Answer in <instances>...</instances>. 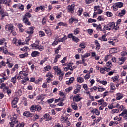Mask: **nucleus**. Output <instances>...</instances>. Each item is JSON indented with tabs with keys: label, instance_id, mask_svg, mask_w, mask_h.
Listing matches in <instances>:
<instances>
[{
	"label": "nucleus",
	"instance_id": "23",
	"mask_svg": "<svg viewBox=\"0 0 127 127\" xmlns=\"http://www.w3.org/2000/svg\"><path fill=\"white\" fill-rule=\"evenodd\" d=\"M67 39H68L67 36L64 35V37L58 39V42H64V41H65V40H67Z\"/></svg>",
	"mask_w": 127,
	"mask_h": 127
},
{
	"label": "nucleus",
	"instance_id": "53",
	"mask_svg": "<svg viewBox=\"0 0 127 127\" xmlns=\"http://www.w3.org/2000/svg\"><path fill=\"white\" fill-rule=\"evenodd\" d=\"M119 109H113L111 111L110 113L111 114H117V113H119Z\"/></svg>",
	"mask_w": 127,
	"mask_h": 127
},
{
	"label": "nucleus",
	"instance_id": "29",
	"mask_svg": "<svg viewBox=\"0 0 127 127\" xmlns=\"http://www.w3.org/2000/svg\"><path fill=\"white\" fill-rule=\"evenodd\" d=\"M91 113L95 114L96 116H99L100 114V111H99V110L96 108L94 109L92 111H91Z\"/></svg>",
	"mask_w": 127,
	"mask_h": 127
},
{
	"label": "nucleus",
	"instance_id": "57",
	"mask_svg": "<svg viewBox=\"0 0 127 127\" xmlns=\"http://www.w3.org/2000/svg\"><path fill=\"white\" fill-rule=\"evenodd\" d=\"M57 24L58 25H59V26H67V23H63L62 22H60L58 23Z\"/></svg>",
	"mask_w": 127,
	"mask_h": 127
},
{
	"label": "nucleus",
	"instance_id": "3",
	"mask_svg": "<svg viewBox=\"0 0 127 127\" xmlns=\"http://www.w3.org/2000/svg\"><path fill=\"white\" fill-rule=\"evenodd\" d=\"M13 43L15 44L16 46H20V45H24V43L21 42V40H17L16 38H14L13 39Z\"/></svg>",
	"mask_w": 127,
	"mask_h": 127
},
{
	"label": "nucleus",
	"instance_id": "49",
	"mask_svg": "<svg viewBox=\"0 0 127 127\" xmlns=\"http://www.w3.org/2000/svg\"><path fill=\"white\" fill-rule=\"evenodd\" d=\"M107 25L108 26V27H109L110 29L111 30L112 28H113L114 26H115V23H109L107 24Z\"/></svg>",
	"mask_w": 127,
	"mask_h": 127
},
{
	"label": "nucleus",
	"instance_id": "48",
	"mask_svg": "<svg viewBox=\"0 0 127 127\" xmlns=\"http://www.w3.org/2000/svg\"><path fill=\"white\" fill-rule=\"evenodd\" d=\"M106 35H103L101 38H99L100 40H102V41H108V39L106 38Z\"/></svg>",
	"mask_w": 127,
	"mask_h": 127
},
{
	"label": "nucleus",
	"instance_id": "39",
	"mask_svg": "<svg viewBox=\"0 0 127 127\" xmlns=\"http://www.w3.org/2000/svg\"><path fill=\"white\" fill-rule=\"evenodd\" d=\"M51 66L49 65H47L45 67H44V70L46 72H48V71H50L51 70Z\"/></svg>",
	"mask_w": 127,
	"mask_h": 127
},
{
	"label": "nucleus",
	"instance_id": "27",
	"mask_svg": "<svg viewBox=\"0 0 127 127\" xmlns=\"http://www.w3.org/2000/svg\"><path fill=\"white\" fill-rule=\"evenodd\" d=\"M110 90L111 92L113 93V92H114L116 90V87H115V84L113 83H111L110 84Z\"/></svg>",
	"mask_w": 127,
	"mask_h": 127
},
{
	"label": "nucleus",
	"instance_id": "47",
	"mask_svg": "<svg viewBox=\"0 0 127 127\" xmlns=\"http://www.w3.org/2000/svg\"><path fill=\"white\" fill-rule=\"evenodd\" d=\"M73 41H74V42H76V43H77V42H80V39H78V37L74 36L72 38Z\"/></svg>",
	"mask_w": 127,
	"mask_h": 127
},
{
	"label": "nucleus",
	"instance_id": "54",
	"mask_svg": "<svg viewBox=\"0 0 127 127\" xmlns=\"http://www.w3.org/2000/svg\"><path fill=\"white\" fill-rule=\"evenodd\" d=\"M126 114L127 115V109L124 110L122 112L119 114V117H122V116H124V115Z\"/></svg>",
	"mask_w": 127,
	"mask_h": 127
},
{
	"label": "nucleus",
	"instance_id": "61",
	"mask_svg": "<svg viewBox=\"0 0 127 127\" xmlns=\"http://www.w3.org/2000/svg\"><path fill=\"white\" fill-rule=\"evenodd\" d=\"M64 74H65V73H62L60 74V75L59 76V81H62V80L63 79V77H64Z\"/></svg>",
	"mask_w": 127,
	"mask_h": 127
},
{
	"label": "nucleus",
	"instance_id": "20",
	"mask_svg": "<svg viewBox=\"0 0 127 127\" xmlns=\"http://www.w3.org/2000/svg\"><path fill=\"white\" fill-rule=\"evenodd\" d=\"M45 31L49 37H50L52 35V31L49 28L45 29Z\"/></svg>",
	"mask_w": 127,
	"mask_h": 127
},
{
	"label": "nucleus",
	"instance_id": "22",
	"mask_svg": "<svg viewBox=\"0 0 127 127\" xmlns=\"http://www.w3.org/2000/svg\"><path fill=\"white\" fill-rule=\"evenodd\" d=\"M71 107L73 110L76 111L77 110H78V104H77V103H76L75 102H73L71 103Z\"/></svg>",
	"mask_w": 127,
	"mask_h": 127
},
{
	"label": "nucleus",
	"instance_id": "63",
	"mask_svg": "<svg viewBox=\"0 0 127 127\" xmlns=\"http://www.w3.org/2000/svg\"><path fill=\"white\" fill-rule=\"evenodd\" d=\"M41 106L39 105H36V111L40 112L41 111Z\"/></svg>",
	"mask_w": 127,
	"mask_h": 127
},
{
	"label": "nucleus",
	"instance_id": "42",
	"mask_svg": "<svg viewBox=\"0 0 127 127\" xmlns=\"http://www.w3.org/2000/svg\"><path fill=\"white\" fill-rule=\"evenodd\" d=\"M79 47L82 48V49H85V48H86V44H85L84 42L80 43Z\"/></svg>",
	"mask_w": 127,
	"mask_h": 127
},
{
	"label": "nucleus",
	"instance_id": "8",
	"mask_svg": "<svg viewBox=\"0 0 127 127\" xmlns=\"http://www.w3.org/2000/svg\"><path fill=\"white\" fill-rule=\"evenodd\" d=\"M19 99L17 97H15L14 98L13 100L12 101V107L14 109H15L16 108H17V103H18Z\"/></svg>",
	"mask_w": 127,
	"mask_h": 127
},
{
	"label": "nucleus",
	"instance_id": "64",
	"mask_svg": "<svg viewBox=\"0 0 127 127\" xmlns=\"http://www.w3.org/2000/svg\"><path fill=\"white\" fill-rule=\"evenodd\" d=\"M24 127V123L23 122L19 123L16 126V127Z\"/></svg>",
	"mask_w": 127,
	"mask_h": 127
},
{
	"label": "nucleus",
	"instance_id": "43",
	"mask_svg": "<svg viewBox=\"0 0 127 127\" xmlns=\"http://www.w3.org/2000/svg\"><path fill=\"white\" fill-rule=\"evenodd\" d=\"M118 51V48H111L110 50V53H116Z\"/></svg>",
	"mask_w": 127,
	"mask_h": 127
},
{
	"label": "nucleus",
	"instance_id": "62",
	"mask_svg": "<svg viewBox=\"0 0 127 127\" xmlns=\"http://www.w3.org/2000/svg\"><path fill=\"white\" fill-rule=\"evenodd\" d=\"M112 56L111 55H107L104 58V61L106 62L109 60V58H111Z\"/></svg>",
	"mask_w": 127,
	"mask_h": 127
},
{
	"label": "nucleus",
	"instance_id": "11",
	"mask_svg": "<svg viewBox=\"0 0 127 127\" xmlns=\"http://www.w3.org/2000/svg\"><path fill=\"white\" fill-rule=\"evenodd\" d=\"M118 60H119V62H118L119 64L122 65V64H124V63H125V61L127 60V58L125 57H120L118 58Z\"/></svg>",
	"mask_w": 127,
	"mask_h": 127
},
{
	"label": "nucleus",
	"instance_id": "6",
	"mask_svg": "<svg viewBox=\"0 0 127 127\" xmlns=\"http://www.w3.org/2000/svg\"><path fill=\"white\" fill-rule=\"evenodd\" d=\"M54 76L53 75L51 72H48L46 75L47 83H50L51 82V79L53 78Z\"/></svg>",
	"mask_w": 127,
	"mask_h": 127
},
{
	"label": "nucleus",
	"instance_id": "60",
	"mask_svg": "<svg viewBox=\"0 0 127 127\" xmlns=\"http://www.w3.org/2000/svg\"><path fill=\"white\" fill-rule=\"evenodd\" d=\"M90 54L89 53H86L84 55L81 56V58H87V57H89Z\"/></svg>",
	"mask_w": 127,
	"mask_h": 127
},
{
	"label": "nucleus",
	"instance_id": "30",
	"mask_svg": "<svg viewBox=\"0 0 127 127\" xmlns=\"http://www.w3.org/2000/svg\"><path fill=\"white\" fill-rule=\"evenodd\" d=\"M36 105H33L31 106L30 108V110L32 113H34V112H36Z\"/></svg>",
	"mask_w": 127,
	"mask_h": 127
},
{
	"label": "nucleus",
	"instance_id": "32",
	"mask_svg": "<svg viewBox=\"0 0 127 127\" xmlns=\"http://www.w3.org/2000/svg\"><path fill=\"white\" fill-rule=\"evenodd\" d=\"M23 79V80H21V84H23V85H25V83L28 81H29V78L28 77H25Z\"/></svg>",
	"mask_w": 127,
	"mask_h": 127
},
{
	"label": "nucleus",
	"instance_id": "52",
	"mask_svg": "<svg viewBox=\"0 0 127 127\" xmlns=\"http://www.w3.org/2000/svg\"><path fill=\"white\" fill-rule=\"evenodd\" d=\"M31 47L33 48V49H38V45L35 43L31 44Z\"/></svg>",
	"mask_w": 127,
	"mask_h": 127
},
{
	"label": "nucleus",
	"instance_id": "4",
	"mask_svg": "<svg viewBox=\"0 0 127 127\" xmlns=\"http://www.w3.org/2000/svg\"><path fill=\"white\" fill-rule=\"evenodd\" d=\"M66 9L68 12H69L70 13H74V10H75V4L67 6Z\"/></svg>",
	"mask_w": 127,
	"mask_h": 127
},
{
	"label": "nucleus",
	"instance_id": "35",
	"mask_svg": "<svg viewBox=\"0 0 127 127\" xmlns=\"http://www.w3.org/2000/svg\"><path fill=\"white\" fill-rule=\"evenodd\" d=\"M23 115H24V116H25V117L28 118V117H31V116L32 115V114L31 113H30V112L25 111L23 113Z\"/></svg>",
	"mask_w": 127,
	"mask_h": 127
},
{
	"label": "nucleus",
	"instance_id": "21",
	"mask_svg": "<svg viewBox=\"0 0 127 127\" xmlns=\"http://www.w3.org/2000/svg\"><path fill=\"white\" fill-rule=\"evenodd\" d=\"M74 81H75V78L74 77H71L68 81H66V85H70L73 83Z\"/></svg>",
	"mask_w": 127,
	"mask_h": 127
},
{
	"label": "nucleus",
	"instance_id": "19",
	"mask_svg": "<svg viewBox=\"0 0 127 127\" xmlns=\"http://www.w3.org/2000/svg\"><path fill=\"white\" fill-rule=\"evenodd\" d=\"M77 82L78 83H79V84H82V83H84L85 80L84 79V78L81 77V76H78L77 77Z\"/></svg>",
	"mask_w": 127,
	"mask_h": 127
},
{
	"label": "nucleus",
	"instance_id": "18",
	"mask_svg": "<svg viewBox=\"0 0 127 127\" xmlns=\"http://www.w3.org/2000/svg\"><path fill=\"white\" fill-rule=\"evenodd\" d=\"M23 22H24V23H25V24H26V25H30V24H31L30 23V22H29V21L28 20L27 17H23Z\"/></svg>",
	"mask_w": 127,
	"mask_h": 127
},
{
	"label": "nucleus",
	"instance_id": "31",
	"mask_svg": "<svg viewBox=\"0 0 127 127\" xmlns=\"http://www.w3.org/2000/svg\"><path fill=\"white\" fill-rule=\"evenodd\" d=\"M70 23L72 24L73 22H75V23H78V19L74 18H71L69 20Z\"/></svg>",
	"mask_w": 127,
	"mask_h": 127
},
{
	"label": "nucleus",
	"instance_id": "46",
	"mask_svg": "<svg viewBox=\"0 0 127 127\" xmlns=\"http://www.w3.org/2000/svg\"><path fill=\"white\" fill-rule=\"evenodd\" d=\"M28 56V53H25L24 54H22L19 55L20 58H25V57H27Z\"/></svg>",
	"mask_w": 127,
	"mask_h": 127
},
{
	"label": "nucleus",
	"instance_id": "37",
	"mask_svg": "<svg viewBox=\"0 0 127 127\" xmlns=\"http://www.w3.org/2000/svg\"><path fill=\"white\" fill-rule=\"evenodd\" d=\"M125 14H126V10L123 9L121 11V12H119L118 13V16H120V17L124 16Z\"/></svg>",
	"mask_w": 127,
	"mask_h": 127
},
{
	"label": "nucleus",
	"instance_id": "16",
	"mask_svg": "<svg viewBox=\"0 0 127 127\" xmlns=\"http://www.w3.org/2000/svg\"><path fill=\"white\" fill-rule=\"evenodd\" d=\"M33 30H34V27H30L26 31V33L31 35V34H33Z\"/></svg>",
	"mask_w": 127,
	"mask_h": 127
},
{
	"label": "nucleus",
	"instance_id": "34",
	"mask_svg": "<svg viewBox=\"0 0 127 127\" xmlns=\"http://www.w3.org/2000/svg\"><path fill=\"white\" fill-rule=\"evenodd\" d=\"M65 101V99L63 98L61 100V102L57 104V106H59L60 107H63L65 105V103H63V101Z\"/></svg>",
	"mask_w": 127,
	"mask_h": 127
},
{
	"label": "nucleus",
	"instance_id": "40",
	"mask_svg": "<svg viewBox=\"0 0 127 127\" xmlns=\"http://www.w3.org/2000/svg\"><path fill=\"white\" fill-rule=\"evenodd\" d=\"M17 80V76L15 75L14 77L11 78V82L13 83V84H15V83H16Z\"/></svg>",
	"mask_w": 127,
	"mask_h": 127
},
{
	"label": "nucleus",
	"instance_id": "5",
	"mask_svg": "<svg viewBox=\"0 0 127 127\" xmlns=\"http://www.w3.org/2000/svg\"><path fill=\"white\" fill-rule=\"evenodd\" d=\"M0 4L10 6L11 5V0H0Z\"/></svg>",
	"mask_w": 127,
	"mask_h": 127
},
{
	"label": "nucleus",
	"instance_id": "1",
	"mask_svg": "<svg viewBox=\"0 0 127 127\" xmlns=\"http://www.w3.org/2000/svg\"><path fill=\"white\" fill-rule=\"evenodd\" d=\"M13 117H11V122L9 123V124L10 125L11 127H14V125L16 124V123L18 122V120H17V118H16V117H17V114H15V113H13Z\"/></svg>",
	"mask_w": 127,
	"mask_h": 127
},
{
	"label": "nucleus",
	"instance_id": "17",
	"mask_svg": "<svg viewBox=\"0 0 127 127\" xmlns=\"http://www.w3.org/2000/svg\"><path fill=\"white\" fill-rule=\"evenodd\" d=\"M74 63H69L67 64V67H69L70 69H72L71 71H74L76 68H77V66L74 65Z\"/></svg>",
	"mask_w": 127,
	"mask_h": 127
},
{
	"label": "nucleus",
	"instance_id": "59",
	"mask_svg": "<svg viewBox=\"0 0 127 127\" xmlns=\"http://www.w3.org/2000/svg\"><path fill=\"white\" fill-rule=\"evenodd\" d=\"M72 90H73V87L71 86L65 89V92H66V93H69V92H71V91H72Z\"/></svg>",
	"mask_w": 127,
	"mask_h": 127
},
{
	"label": "nucleus",
	"instance_id": "41",
	"mask_svg": "<svg viewBox=\"0 0 127 127\" xmlns=\"http://www.w3.org/2000/svg\"><path fill=\"white\" fill-rule=\"evenodd\" d=\"M47 59H48V58L45 57L43 59L41 60L39 63L40 65H43V63L47 61Z\"/></svg>",
	"mask_w": 127,
	"mask_h": 127
},
{
	"label": "nucleus",
	"instance_id": "51",
	"mask_svg": "<svg viewBox=\"0 0 127 127\" xmlns=\"http://www.w3.org/2000/svg\"><path fill=\"white\" fill-rule=\"evenodd\" d=\"M5 62L2 61V62H0V69H1L2 67H5L6 66Z\"/></svg>",
	"mask_w": 127,
	"mask_h": 127
},
{
	"label": "nucleus",
	"instance_id": "13",
	"mask_svg": "<svg viewBox=\"0 0 127 127\" xmlns=\"http://www.w3.org/2000/svg\"><path fill=\"white\" fill-rule=\"evenodd\" d=\"M94 11H97L98 14H102L103 13V10H101L100 6H95L94 7Z\"/></svg>",
	"mask_w": 127,
	"mask_h": 127
},
{
	"label": "nucleus",
	"instance_id": "33",
	"mask_svg": "<svg viewBox=\"0 0 127 127\" xmlns=\"http://www.w3.org/2000/svg\"><path fill=\"white\" fill-rule=\"evenodd\" d=\"M119 124V122L118 121H111L109 122V126L110 127L112 126H117Z\"/></svg>",
	"mask_w": 127,
	"mask_h": 127
},
{
	"label": "nucleus",
	"instance_id": "45",
	"mask_svg": "<svg viewBox=\"0 0 127 127\" xmlns=\"http://www.w3.org/2000/svg\"><path fill=\"white\" fill-rule=\"evenodd\" d=\"M44 99V95L41 94L37 97L36 100H38V101H39V100H43Z\"/></svg>",
	"mask_w": 127,
	"mask_h": 127
},
{
	"label": "nucleus",
	"instance_id": "56",
	"mask_svg": "<svg viewBox=\"0 0 127 127\" xmlns=\"http://www.w3.org/2000/svg\"><path fill=\"white\" fill-rule=\"evenodd\" d=\"M18 7L19 9H20L22 11L24 10V5L21 4H19L18 5Z\"/></svg>",
	"mask_w": 127,
	"mask_h": 127
},
{
	"label": "nucleus",
	"instance_id": "58",
	"mask_svg": "<svg viewBox=\"0 0 127 127\" xmlns=\"http://www.w3.org/2000/svg\"><path fill=\"white\" fill-rule=\"evenodd\" d=\"M105 102V100H104V99H101L97 101V102L98 103V105H102V104Z\"/></svg>",
	"mask_w": 127,
	"mask_h": 127
},
{
	"label": "nucleus",
	"instance_id": "36",
	"mask_svg": "<svg viewBox=\"0 0 127 127\" xmlns=\"http://www.w3.org/2000/svg\"><path fill=\"white\" fill-rule=\"evenodd\" d=\"M111 79L113 80L114 83H118V81H119V75L114 76L112 77Z\"/></svg>",
	"mask_w": 127,
	"mask_h": 127
},
{
	"label": "nucleus",
	"instance_id": "26",
	"mask_svg": "<svg viewBox=\"0 0 127 127\" xmlns=\"http://www.w3.org/2000/svg\"><path fill=\"white\" fill-rule=\"evenodd\" d=\"M112 66L113 64H112V62H111V61H109L106 64V67L108 69H110V68H111V67H112Z\"/></svg>",
	"mask_w": 127,
	"mask_h": 127
},
{
	"label": "nucleus",
	"instance_id": "15",
	"mask_svg": "<svg viewBox=\"0 0 127 127\" xmlns=\"http://www.w3.org/2000/svg\"><path fill=\"white\" fill-rule=\"evenodd\" d=\"M110 70L109 68H108L107 67H101L100 68V72L101 74H106V72H109Z\"/></svg>",
	"mask_w": 127,
	"mask_h": 127
},
{
	"label": "nucleus",
	"instance_id": "38",
	"mask_svg": "<svg viewBox=\"0 0 127 127\" xmlns=\"http://www.w3.org/2000/svg\"><path fill=\"white\" fill-rule=\"evenodd\" d=\"M69 120L68 117H62L61 118V121L62 123H66Z\"/></svg>",
	"mask_w": 127,
	"mask_h": 127
},
{
	"label": "nucleus",
	"instance_id": "2",
	"mask_svg": "<svg viewBox=\"0 0 127 127\" xmlns=\"http://www.w3.org/2000/svg\"><path fill=\"white\" fill-rule=\"evenodd\" d=\"M123 6H124V3H123V2H117L113 5L112 6L113 10H114V11H117V10L118 8H122Z\"/></svg>",
	"mask_w": 127,
	"mask_h": 127
},
{
	"label": "nucleus",
	"instance_id": "10",
	"mask_svg": "<svg viewBox=\"0 0 127 127\" xmlns=\"http://www.w3.org/2000/svg\"><path fill=\"white\" fill-rule=\"evenodd\" d=\"M53 69L57 73V76H60L61 74H62V71H61V69L58 68V66H54L53 67Z\"/></svg>",
	"mask_w": 127,
	"mask_h": 127
},
{
	"label": "nucleus",
	"instance_id": "25",
	"mask_svg": "<svg viewBox=\"0 0 127 127\" xmlns=\"http://www.w3.org/2000/svg\"><path fill=\"white\" fill-rule=\"evenodd\" d=\"M43 117L46 119V121H50L52 119L51 117H50V115H49V114L48 113H46Z\"/></svg>",
	"mask_w": 127,
	"mask_h": 127
},
{
	"label": "nucleus",
	"instance_id": "50",
	"mask_svg": "<svg viewBox=\"0 0 127 127\" xmlns=\"http://www.w3.org/2000/svg\"><path fill=\"white\" fill-rule=\"evenodd\" d=\"M98 83L102 84L104 86H106V85H107V84H108V82H107V81H105V80H101V81L98 80Z\"/></svg>",
	"mask_w": 127,
	"mask_h": 127
},
{
	"label": "nucleus",
	"instance_id": "14",
	"mask_svg": "<svg viewBox=\"0 0 127 127\" xmlns=\"http://www.w3.org/2000/svg\"><path fill=\"white\" fill-rule=\"evenodd\" d=\"M116 100L117 101H120V100H122V99L124 98V94L121 93H116Z\"/></svg>",
	"mask_w": 127,
	"mask_h": 127
},
{
	"label": "nucleus",
	"instance_id": "24",
	"mask_svg": "<svg viewBox=\"0 0 127 127\" xmlns=\"http://www.w3.org/2000/svg\"><path fill=\"white\" fill-rule=\"evenodd\" d=\"M39 54H40V53H39V52L35 51L32 52L31 56H32V57H36V56H39Z\"/></svg>",
	"mask_w": 127,
	"mask_h": 127
},
{
	"label": "nucleus",
	"instance_id": "7",
	"mask_svg": "<svg viewBox=\"0 0 127 127\" xmlns=\"http://www.w3.org/2000/svg\"><path fill=\"white\" fill-rule=\"evenodd\" d=\"M5 28L6 31H10V30L12 31L14 30V26H13L12 24H7L5 27Z\"/></svg>",
	"mask_w": 127,
	"mask_h": 127
},
{
	"label": "nucleus",
	"instance_id": "28",
	"mask_svg": "<svg viewBox=\"0 0 127 127\" xmlns=\"http://www.w3.org/2000/svg\"><path fill=\"white\" fill-rule=\"evenodd\" d=\"M59 96H60V97H63V99H64V100L66 99V94H65V93L62 91H59Z\"/></svg>",
	"mask_w": 127,
	"mask_h": 127
},
{
	"label": "nucleus",
	"instance_id": "44",
	"mask_svg": "<svg viewBox=\"0 0 127 127\" xmlns=\"http://www.w3.org/2000/svg\"><path fill=\"white\" fill-rule=\"evenodd\" d=\"M35 96H36V93L34 92L33 94L29 95L28 98H29V99H30L31 100H33Z\"/></svg>",
	"mask_w": 127,
	"mask_h": 127
},
{
	"label": "nucleus",
	"instance_id": "12",
	"mask_svg": "<svg viewBox=\"0 0 127 127\" xmlns=\"http://www.w3.org/2000/svg\"><path fill=\"white\" fill-rule=\"evenodd\" d=\"M82 99H83V98L81 97L80 94H77L73 97V100L74 101V102H80Z\"/></svg>",
	"mask_w": 127,
	"mask_h": 127
},
{
	"label": "nucleus",
	"instance_id": "9",
	"mask_svg": "<svg viewBox=\"0 0 127 127\" xmlns=\"http://www.w3.org/2000/svg\"><path fill=\"white\" fill-rule=\"evenodd\" d=\"M27 74L23 72V71H20L19 73V76L17 77L18 80H21V79H24V77H26Z\"/></svg>",
	"mask_w": 127,
	"mask_h": 127
},
{
	"label": "nucleus",
	"instance_id": "55",
	"mask_svg": "<svg viewBox=\"0 0 127 127\" xmlns=\"http://www.w3.org/2000/svg\"><path fill=\"white\" fill-rule=\"evenodd\" d=\"M90 77H91V74H90L89 73H87L84 76V78L85 80H86V81H87V80L89 79Z\"/></svg>",
	"mask_w": 127,
	"mask_h": 127
}]
</instances>
